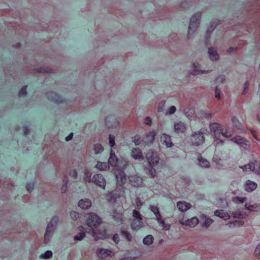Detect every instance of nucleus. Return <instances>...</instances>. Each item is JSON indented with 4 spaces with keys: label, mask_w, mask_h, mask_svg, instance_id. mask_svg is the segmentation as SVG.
I'll use <instances>...</instances> for the list:
<instances>
[{
    "label": "nucleus",
    "mask_w": 260,
    "mask_h": 260,
    "mask_svg": "<svg viewBox=\"0 0 260 260\" xmlns=\"http://www.w3.org/2000/svg\"><path fill=\"white\" fill-rule=\"evenodd\" d=\"M108 164L114 167H117L120 169L115 171L116 177L117 179V184L118 186H122L126 182V178L124 170L128 165L127 161L125 160L119 159L115 154V152L111 150L110 156L108 160Z\"/></svg>",
    "instance_id": "f257e3e1"
},
{
    "label": "nucleus",
    "mask_w": 260,
    "mask_h": 260,
    "mask_svg": "<svg viewBox=\"0 0 260 260\" xmlns=\"http://www.w3.org/2000/svg\"><path fill=\"white\" fill-rule=\"evenodd\" d=\"M86 224L89 228V231L88 233H91L94 237V239L97 240L98 239H104L108 238L109 235L107 233L106 229L103 228L101 230H95L94 229H96L101 223L102 220L99 217V216L93 213H90L87 215Z\"/></svg>",
    "instance_id": "f03ea898"
},
{
    "label": "nucleus",
    "mask_w": 260,
    "mask_h": 260,
    "mask_svg": "<svg viewBox=\"0 0 260 260\" xmlns=\"http://www.w3.org/2000/svg\"><path fill=\"white\" fill-rule=\"evenodd\" d=\"M211 132L213 134L215 138L216 144L220 143L223 144V141L219 139V138L222 135L224 137L230 138L234 134V128L228 127L224 131L221 128L220 124L218 123H212L210 125Z\"/></svg>",
    "instance_id": "7ed1b4c3"
},
{
    "label": "nucleus",
    "mask_w": 260,
    "mask_h": 260,
    "mask_svg": "<svg viewBox=\"0 0 260 260\" xmlns=\"http://www.w3.org/2000/svg\"><path fill=\"white\" fill-rule=\"evenodd\" d=\"M146 158L149 164L147 169L149 171V174L152 177H154L156 174V170L154 168L155 165H157L159 157L156 153L152 150H148L146 154Z\"/></svg>",
    "instance_id": "20e7f679"
},
{
    "label": "nucleus",
    "mask_w": 260,
    "mask_h": 260,
    "mask_svg": "<svg viewBox=\"0 0 260 260\" xmlns=\"http://www.w3.org/2000/svg\"><path fill=\"white\" fill-rule=\"evenodd\" d=\"M155 135V131H152L146 134L143 139L141 138L140 135L135 136L133 138V141L136 145H149L153 143Z\"/></svg>",
    "instance_id": "39448f33"
},
{
    "label": "nucleus",
    "mask_w": 260,
    "mask_h": 260,
    "mask_svg": "<svg viewBox=\"0 0 260 260\" xmlns=\"http://www.w3.org/2000/svg\"><path fill=\"white\" fill-rule=\"evenodd\" d=\"M125 199V190L123 188L115 189L106 196V199L113 204H116L117 201H123Z\"/></svg>",
    "instance_id": "423d86ee"
},
{
    "label": "nucleus",
    "mask_w": 260,
    "mask_h": 260,
    "mask_svg": "<svg viewBox=\"0 0 260 260\" xmlns=\"http://www.w3.org/2000/svg\"><path fill=\"white\" fill-rule=\"evenodd\" d=\"M85 176L84 180L85 182H90L91 180L96 185L105 188L106 186V181L103 176L100 174H95L91 178V174L87 170H85Z\"/></svg>",
    "instance_id": "0eeeda50"
},
{
    "label": "nucleus",
    "mask_w": 260,
    "mask_h": 260,
    "mask_svg": "<svg viewBox=\"0 0 260 260\" xmlns=\"http://www.w3.org/2000/svg\"><path fill=\"white\" fill-rule=\"evenodd\" d=\"M201 16V13H197L192 16L188 27V35L193 34L197 30L200 23Z\"/></svg>",
    "instance_id": "6e6552de"
},
{
    "label": "nucleus",
    "mask_w": 260,
    "mask_h": 260,
    "mask_svg": "<svg viewBox=\"0 0 260 260\" xmlns=\"http://www.w3.org/2000/svg\"><path fill=\"white\" fill-rule=\"evenodd\" d=\"M58 218L57 217H53L48 223L46 233L44 236L45 240L46 242L49 240L50 238L52 236L53 232L58 222Z\"/></svg>",
    "instance_id": "1a4fd4ad"
},
{
    "label": "nucleus",
    "mask_w": 260,
    "mask_h": 260,
    "mask_svg": "<svg viewBox=\"0 0 260 260\" xmlns=\"http://www.w3.org/2000/svg\"><path fill=\"white\" fill-rule=\"evenodd\" d=\"M150 209L151 211L155 215L157 220L164 230H168L170 228L169 224H166L165 221L162 219L161 214L159 211L158 208L157 206H150Z\"/></svg>",
    "instance_id": "9d476101"
},
{
    "label": "nucleus",
    "mask_w": 260,
    "mask_h": 260,
    "mask_svg": "<svg viewBox=\"0 0 260 260\" xmlns=\"http://www.w3.org/2000/svg\"><path fill=\"white\" fill-rule=\"evenodd\" d=\"M231 141L237 144L241 147L243 148L244 149L248 150L250 148V143L246 139L241 137L240 136H237L231 139Z\"/></svg>",
    "instance_id": "9b49d317"
},
{
    "label": "nucleus",
    "mask_w": 260,
    "mask_h": 260,
    "mask_svg": "<svg viewBox=\"0 0 260 260\" xmlns=\"http://www.w3.org/2000/svg\"><path fill=\"white\" fill-rule=\"evenodd\" d=\"M191 141L193 145L200 146L205 141V138L203 133L202 132L198 131L191 135Z\"/></svg>",
    "instance_id": "f8f14e48"
},
{
    "label": "nucleus",
    "mask_w": 260,
    "mask_h": 260,
    "mask_svg": "<svg viewBox=\"0 0 260 260\" xmlns=\"http://www.w3.org/2000/svg\"><path fill=\"white\" fill-rule=\"evenodd\" d=\"M243 171L246 173H248L251 172H254L256 174H260V166L258 167L254 162H250L248 165H245L243 168Z\"/></svg>",
    "instance_id": "ddd939ff"
},
{
    "label": "nucleus",
    "mask_w": 260,
    "mask_h": 260,
    "mask_svg": "<svg viewBox=\"0 0 260 260\" xmlns=\"http://www.w3.org/2000/svg\"><path fill=\"white\" fill-rule=\"evenodd\" d=\"M46 95L49 101L55 103H61L63 102V98L60 95L54 92H47Z\"/></svg>",
    "instance_id": "4468645a"
},
{
    "label": "nucleus",
    "mask_w": 260,
    "mask_h": 260,
    "mask_svg": "<svg viewBox=\"0 0 260 260\" xmlns=\"http://www.w3.org/2000/svg\"><path fill=\"white\" fill-rule=\"evenodd\" d=\"M179 222L182 225L194 227L199 223V219L197 217H193L191 219L185 220L183 217L182 218H179Z\"/></svg>",
    "instance_id": "2eb2a0df"
},
{
    "label": "nucleus",
    "mask_w": 260,
    "mask_h": 260,
    "mask_svg": "<svg viewBox=\"0 0 260 260\" xmlns=\"http://www.w3.org/2000/svg\"><path fill=\"white\" fill-rule=\"evenodd\" d=\"M129 180L131 185L135 187L139 186L143 183L142 178L137 175L130 176Z\"/></svg>",
    "instance_id": "dca6fc26"
},
{
    "label": "nucleus",
    "mask_w": 260,
    "mask_h": 260,
    "mask_svg": "<svg viewBox=\"0 0 260 260\" xmlns=\"http://www.w3.org/2000/svg\"><path fill=\"white\" fill-rule=\"evenodd\" d=\"M96 253L100 258L103 259L106 258L109 255L112 256L114 255L112 251L104 248L98 249Z\"/></svg>",
    "instance_id": "f3484780"
},
{
    "label": "nucleus",
    "mask_w": 260,
    "mask_h": 260,
    "mask_svg": "<svg viewBox=\"0 0 260 260\" xmlns=\"http://www.w3.org/2000/svg\"><path fill=\"white\" fill-rule=\"evenodd\" d=\"M160 141L161 143L165 145L167 147H171L173 145L170 136L165 133L161 135Z\"/></svg>",
    "instance_id": "a211bd4d"
},
{
    "label": "nucleus",
    "mask_w": 260,
    "mask_h": 260,
    "mask_svg": "<svg viewBox=\"0 0 260 260\" xmlns=\"http://www.w3.org/2000/svg\"><path fill=\"white\" fill-rule=\"evenodd\" d=\"M244 186L246 191L251 192L256 189L257 184L253 181L248 180L244 184Z\"/></svg>",
    "instance_id": "6ab92c4d"
},
{
    "label": "nucleus",
    "mask_w": 260,
    "mask_h": 260,
    "mask_svg": "<svg viewBox=\"0 0 260 260\" xmlns=\"http://www.w3.org/2000/svg\"><path fill=\"white\" fill-rule=\"evenodd\" d=\"M91 206V201L87 199L80 200L78 202V206L83 209H87Z\"/></svg>",
    "instance_id": "aec40b11"
},
{
    "label": "nucleus",
    "mask_w": 260,
    "mask_h": 260,
    "mask_svg": "<svg viewBox=\"0 0 260 260\" xmlns=\"http://www.w3.org/2000/svg\"><path fill=\"white\" fill-rule=\"evenodd\" d=\"M177 207L181 212L186 211L191 207L190 203L183 201H179L177 204Z\"/></svg>",
    "instance_id": "412c9836"
},
{
    "label": "nucleus",
    "mask_w": 260,
    "mask_h": 260,
    "mask_svg": "<svg viewBox=\"0 0 260 260\" xmlns=\"http://www.w3.org/2000/svg\"><path fill=\"white\" fill-rule=\"evenodd\" d=\"M132 156L135 159L141 160L143 159V155L141 150L138 148H133L132 150Z\"/></svg>",
    "instance_id": "4be33fe9"
},
{
    "label": "nucleus",
    "mask_w": 260,
    "mask_h": 260,
    "mask_svg": "<svg viewBox=\"0 0 260 260\" xmlns=\"http://www.w3.org/2000/svg\"><path fill=\"white\" fill-rule=\"evenodd\" d=\"M215 216H218L224 220H227L230 218V215L225 212L223 210H217L214 212Z\"/></svg>",
    "instance_id": "5701e85b"
},
{
    "label": "nucleus",
    "mask_w": 260,
    "mask_h": 260,
    "mask_svg": "<svg viewBox=\"0 0 260 260\" xmlns=\"http://www.w3.org/2000/svg\"><path fill=\"white\" fill-rule=\"evenodd\" d=\"M142 220L134 219L132 221L131 226L133 230L138 231L142 226Z\"/></svg>",
    "instance_id": "b1692460"
},
{
    "label": "nucleus",
    "mask_w": 260,
    "mask_h": 260,
    "mask_svg": "<svg viewBox=\"0 0 260 260\" xmlns=\"http://www.w3.org/2000/svg\"><path fill=\"white\" fill-rule=\"evenodd\" d=\"M175 132L177 133H183L186 130V126L184 123L180 122L174 124Z\"/></svg>",
    "instance_id": "393cba45"
},
{
    "label": "nucleus",
    "mask_w": 260,
    "mask_h": 260,
    "mask_svg": "<svg viewBox=\"0 0 260 260\" xmlns=\"http://www.w3.org/2000/svg\"><path fill=\"white\" fill-rule=\"evenodd\" d=\"M208 53L209 54L210 59L212 60H216L218 59V54L215 48L209 47L208 48Z\"/></svg>",
    "instance_id": "a878e982"
},
{
    "label": "nucleus",
    "mask_w": 260,
    "mask_h": 260,
    "mask_svg": "<svg viewBox=\"0 0 260 260\" xmlns=\"http://www.w3.org/2000/svg\"><path fill=\"white\" fill-rule=\"evenodd\" d=\"M78 229L79 231L81 232L79 234H77L74 237V240L80 241L85 236V233L83 231L85 230V228L83 226H79L78 228Z\"/></svg>",
    "instance_id": "bb28decb"
},
{
    "label": "nucleus",
    "mask_w": 260,
    "mask_h": 260,
    "mask_svg": "<svg viewBox=\"0 0 260 260\" xmlns=\"http://www.w3.org/2000/svg\"><path fill=\"white\" fill-rule=\"evenodd\" d=\"M199 66V64L198 63H193L192 64V66L194 68V69L191 72V75H198L205 73L206 72L205 71H203V70H200L199 69H198Z\"/></svg>",
    "instance_id": "cd10ccee"
},
{
    "label": "nucleus",
    "mask_w": 260,
    "mask_h": 260,
    "mask_svg": "<svg viewBox=\"0 0 260 260\" xmlns=\"http://www.w3.org/2000/svg\"><path fill=\"white\" fill-rule=\"evenodd\" d=\"M198 160L201 167H209L210 166V162L207 160L204 159L201 154H199Z\"/></svg>",
    "instance_id": "c85d7f7f"
},
{
    "label": "nucleus",
    "mask_w": 260,
    "mask_h": 260,
    "mask_svg": "<svg viewBox=\"0 0 260 260\" xmlns=\"http://www.w3.org/2000/svg\"><path fill=\"white\" fill-rule=\"evenodd\" d=\"M112 216L117 222H121L123 220V216L121 213L113 211L112 213Z\"/></svg>",
    "instance_id": "c756f323"
},
{
    "label": "nucleus",
    "mask_w": 260,
    "mask_h": 260,
    "mask_svg": "<svg viewBox=\"0 0 260 260\" xmlns=\"http://www.w3.org/2000/svg\"><path fill=\"white\" fill-rule=\"evenodd\" d=\"M108 165L109 164L106 162H102L100 161H98L95 167L100 170H105L108 168Z\"/></svg>",
    "instance_id": "7c9ffc66"
},
{
    "label": "nucleus",
    "mask_w": 260,
    "mask_h": 260,
    "mask_svg": "<svg viewBox=\"0 0 260 260\" xmlns=\"http://www.w3.org/2000/svg\"><path fill=\"white\" fill-rule=\"evenodd\" d=\"M153 237L151 235H148L144 238L143 242L144 244L149 245L153 243Z\"/></svg>",
    "instance_id": "2f4dec72"
},
{
    "label": "nucleus",
    "mask_w": 260,
    "mask_h": 260,
    "mask_svg": "<svg viewBox=\"0 0 260 260\" xmlns=\"http://www.w3.org/2000/svg\"><path fill=\"white\" fill-rule=\"evenodd\" d=\"M121 235L126 239L128 241H131L132 238V237L131 234L127 232L126 230L121 229Z\"/></svg>",
    "instance_id": "473e14b6"
},
{
    "label": "nucleus",
    "mask_w": 260,
    "mask_h": 260,
    "mask_svg": "<svg viewBox=\"0 0 260 260\" xmlns=\"http://www.w3.org/2000/svg\"><path fill=\"white\" fill-rule=\"evenodd\" d=\"M93 149L95 154H99L104 150V147L100 144H95Z\"/></svg>",
    "instance_id": "72a5a7b5"
},
{
    "label": "nucleus",
    "mask_w": 260,
    "mask_h": 260,
    "mask_svg": "<svg viewBox=\"0 0 260 260\" xmlns=\"http://www.w3.org/2000/svg\"><path fill=\"white\" fill-rule=\"evenodd\" d=\"M229 226L232 228L236 226H241L244 224V222L242 220H235L233 222H229Z\"/></svg>",
    "instance_id": "f704fd0d"
},
{
    "label": "nucleus",
    "mask_w": 260,
    "mask_h": 260,
    "mask_svg": "<svg viewBox=\"0 0 260 260\" xmlns=\"http://www.w3.org/2000/svg\"><path fill=\"white\" fill-rule=\"evenodd\" d=\"M27 88V85H24V86H23L22 87V88L20 90V91L19 92V93H18L19 96L22 97V96H24L26 95V94H27V92H26Z\"/></svg>",
    "instance_id": "c9c22d12"
},
{
    "label": "nucleus",
    "mask_w": 260,
    "mask_h": 260,
    "mask_svg": "<svg viewBox=\"0 0 260 260\" xmlns=\"http://www.w3.org/2000/svg\"><path fill=\"white\" fill-rule=\"evenodd\" d=\"M246 200V198L245 197L241 198L239 197H235L233 198V202L238 203H244Z\"/></svg>",
    "instance_id": "e433bc0d"
},
{
    "label": "nucleus",
    "mask_w": 260,
    "mask_h": 260,
    "mask_svg": "<svg viewBox=\"0 0 260 260\" xmlns=\"http://www.w3.org/2000/svg\"><path fill=\"white\" fill-rule=\"evenodd\" d=\"M232 121L233 123V124L235 127L238 128V129L240 128L241 126V123L239 121V120L236 117H234L232 119Z\"/></svg>",
    "instance_id": "4c0bfd02"
},
{
    "label": "nucleus",
    "mask_w": 260,
    "mask_h": 260,
    "mask_svg": "<svg viewBox=\"0 0 260 260\" xmlns=\"http://www.w3.org/2000/svg\"><path fill=\"white\" fill-rule=\"evenodd\" d=\"M133 214L135 219L142 220L141 214L137 210H134L133 212Z\"/></svg>",
    "instance_id": "58836bf2"
},
{
    "label": "nucleus",
    "mask_w": 260,
    "mask_h": 260,
    "mask_svg": "<svg viewBox=\"0 0 260 260\" xmlns=\"http://www.w3.org/2000/svg\"><path fill=\"white\" fill-rule=\"evenodd\" d=\"M109 141L110 147L111 148H112L115 144V136L113 135L110 134L109 135Z\"/></svg>",
    "instance_id": "ea45409f"
},
{
    "label": "nucleus",
    "mask_w": 260,
    "mask_h": 260,
    "mask_svg": "<svg viewBox=\"0 0 260 260\" xmlns=\"http://www.w3.org/2000/svg\"><path fill=\"white\" fill-rule=\"evenodd\" d=\"M80 214H79L78 212L76 211H73L71 212L70 213V216L71 218L74 220H75L78 218H80Z\"/></svg>",
    "instance_id": "a19ab883"
},
{
    "label": "nucleus",
    "mask_w": 260,
    "mask_h": 260,
    "mask_svg": "<svg viewBox=\"0 0 260 260\" xmlns=\"http://www.w3.org/2000/svg\"><path fill=\"white\" fill-rule=\"evenodd\" d=\"M52 255V252L50 250L46 251L44 254H41V257L43 258H49Z\"/></svg>",
    "instance_id": "79ce46f5"
},
{
    "label": "nucleus",
    "mask_w": 260,
    "mask_h": 260,
    "mask_svg": "<svg viewBox=\"0 0 260 260\" xmlns=\"http://www.w3.org/2000/svg\"><path fill=\"white\" fill-rule=\"evenodd\" d=\"M111 120H112V121L114 120V117L111 115L105 117V121L106 124L108 127H110L109 122Z\"/></svg>",
    "instance_id": "37998d69"
},
{
    "label": "nucleus",
    "mask_w": 260,
    "mask_h": 260,
    "mask_svg": "<svg viewBox=\"0 0 260 260\" xmlns=\"http://www.w3.org/2000/svg\"><path fill=\"white\" fill-rule=\"evenodd\" d=\"M232 214H233V216L235 218H243V215L241 211L236 212L235 213H232Z\"/></svg>",
    "instance_id": "c03bdc74"
},
{
    "label": "nucleus",
    "mask_w": 260,
    "mask_h": 260,
    "mask_svg": "<svg viewBox=\"0 0 260 260\" xmlns=\"http://www.w3.org/2000/svg\"><path fill=\"white\" fill-rule=\"evenodd\" d=\"M245 207L250 211H255V208L253 205H251L249 203H245Z\"/></svg>",
    "instance_id": "a18cd8bd"
},
{
    "label": "nucleus",
    "mask_w": 260,
    "mask_h": 260,
    "mask_svg": "<svg viewBox=\"0 0 260 260\" xmlns=\"http://www.w3.org/2000/svg\"><path fill=\"white\" fill-rule=\"evenodd\" d=\"M213 220L210 218H207L204 223V226L208 228L213 222Z\"/></svg>",
    "instance_id": "49530a36"
},
{
    "label": "nucleus",
    "mask_w": 260,
    "mask_h": 260,
    "mask_svg": "<svg viewBox=\"0 0 260 260\" xmlns=\"http://www.w3.org/2000/svg\"><path fill=\"white\" fill-rule=\"evenodd\" d=\"M254 253L256 256L260 259V244L256 246Z\"/></svg>",
    "instance_id": "de8ad7c7"
},
{
    "label": "nucleus",
    "mask_w": 260,
    "mask_h": 260,
    "mask_svg": "<svg viewBox=\"0 0 260 260\" xmlns=\"http://www.w3.org/2000/svg\"><path fill=\"white\" fill-rule=\"evenodd\" d=\"M34 187V183H29V184H27L26 186V188L29 192H31L33 190Z\"/></svg>",
    "instance_id": "09e8293b"
},
{
    "label": "nucleus",
    "mask_w": 260,
    "mask_h": 260,
    "mask_svg": "<svg viewBox=\"0 0 260 260\" xmlns=\"http://www.w3.org/2000/svg\"><path fill=\"white\" fill-rule=\"evenodd\" d=\"M69 175L72 177L74 178H76L77 177V171L76 170L74 169L73 170H71L70 171Z\"/></svg>",
    "instance_id": "8fccbe9b"
},
{
    "label": "nucleus",
    "mask_w": 260,
    "mask_h": 260,
    "mask_svg": "<svg viewBox=\"0 0 260 260\" xmlns=\"http://www.w3.org/2000/svg\"><path fill=\"white\" fill-rule=\"evenodd\" d=\"M225 76L221 75L219 77H218L216 79V82L223 83L225 81Z\"/></svg>",
    "instance_id": "3c124183"
},
{
    "label": "nucleus",
    "mask_w": 260,
    "mask_h": 260,
    "mask_svg": "<svg viewBox=\"0 0 260 260\" xmlns=\"http://www.w3.org/2000/svg\"><path fill=\"white\" fill-rule=\"evenodd\" d=\"M113 240L115 242V243L116 244L119 243V242L120 241V238L117 234L114 235V236L113 237Z\"/></svg>",
    "instance_id": "603ef678"
},
{
    "label": "nucleus",
    "mask_w": 260,
    "mask_h": 260,
    "mask_svg": "<svg viewBox=\"0 0 260 260\" xmlns=\"http://www.w3.org/2000/svg\"><path fill=\"white\" fill-rule=\"evenodd\" d=\"M176 111V107L174 106H171L169 109L168 112H167V114H173Z\"/></svg>",
    "instance_id": "864d4df0"
},
{
    "label": "nucleus",
    "mask_w": 260,
    "mask_h": 260,
    "mask_svg": "<svg viewBox=\"0 0 260 260\" xmlns=\"http://www.w3.org/2000/svg\"><path fill=\"white\" fill-rule=\"evenodd\" d=\"M145 124L151 125L152 124V121L151 118L149 117H146L145 119Z\"/></svg>",
    "instance_id": "5fc2aeb1"
},
{
    "label": "nucleus",
    "mask_w": 260,
    "mask_h": 260,
    "mask_svg": "<svg viewBox=\"0 0 260 260\" xmlns=\"http://www.w3.org/2000/svg\"><path fill=\"white\" fill-rule=\"evenodd\" d=\"M215 97L218 99H220V92L217 87L215 88Z\"/></svg>",
    "instance_id": "6e6d98bb"
},
{
    "label": "nucleus",
    "mask_w": 260,
    "mask_h": 260,
    "mask_svg": "<svg viewBox=\"0 0 260 260\" xmlns=\"http://www.w3.org/2000/svg\"><path fill=\"white\" fill-rule=\"evenodd\" d=\"M37 72L39 73H46L47 71L44 68H39L36 69Z\"/></svg>",
    "instance_id": "4d7b16f0"
},
{
    "label": "nucleus",
    "mask_w": 260,
    "mask_h": 260,
    "mask_svg": "<svg viewBox=\"0 0 260 260\" xmlns=\"http://www.w3.org/2000/svg\"><path fill=\"white\" fill-rule=\"evenodd\" d=\"M73 133H71L68 136H67L66 137V140L67 141H70L73 138Z\"/></svg>",
    "instance_id": "13d9d810"
},
{
    "label": "nucleus",
    "mask_w": 260,
    "mask_h": 260,
    "mask_svg": "<svg viewBox=\"0 0 260 260\" xmlns=\"http://www.w3.org/2000/svg\"><path fill=\"white\" fill-rule=\"evenodd\" d=\"M68 184V180L67 176H66V178L63 180V184H62V186H64V187L67 188Z\"/></svg>",
    "instance_id": "bf43d9fd"
},
{
    "label": "nucleus",
    "mask_w": 260,
    "mask_h": 260,
    "mask_svg": "<svg viewBox=\"0 0 260 260\" xmlns=\"http://www.w3.org/2000/svg\"><path fill=\"white\" fill-rule=\"evenodd\" d=\"M251 134L252 135V136L253 137V138L257 141H259V139L257 138V137L256 136L255 133V132L253 130H251Z\"/></svg>",
    "instance_id": "052dcab7"
},
{
    "label": "nucleus",
    "mask_w": 260,
    "mask_h": 260,
    "mask_svg": "<svg viewBox=\"0 0 260 260\" xmlns=\"http://www.w3.org/2000/svg\"><path fill=\"white\" fill-rule=\"evenodd\" d=\"M137 202V207L138 209H140L142 206V203L140 201L139 198H137L136 199Z\"/></svg>",
    "instance_id": "680f3d73"
},
{
    "label": "nucleus",
    "mask_w": 260,
    "mask_h": 260,
    "mask_svg": "<svg viewBox=\"0 0 260 260\" xmlns=\"http://www.w3.org/2000/svg\"><path fill=\"white\" fill-rule=\"evenodd\" d=\"M23 132H24V134L25 135H26L27 134H28V132H29V129L28 128V127L27 126H24L23 127Z\"/></svg>",
    "instance_id": "e2e57ef3"
},
{
    "label": "nucleus",
    "mask_w": 260,
    "mask_h": 260,
    "mask_svg": "<svg viewBox=\"0 0 260 260\" xmlns=\"http://www.w3.org/2000/svg\"><path fill=\"white\" fill-rule=\"evenodd\" d=\"M218 20H216V21H214L213 22H212L211 24V28L212 29V27L213 26H215L216 25H217L218 24Z\"/></svg>",
    "instance_id": "0e129e2a"
},
{
    "label": "nucleus",
    "mask_w": 260,
    "mask_h": 260,
    "mask_svg": "<svg viewBox=\"0 0 260 260\" xmlns=\"http://www.w3.org/2000/svg\"><path fill=\"white\" fill-rule=\"evenodd\" d=\"M119 260H133V258L131 256H125L123 257L122 259Z\"/></svg>",
    "instance_id": "69168bd1"
},
{
    "label": "nucleus",
    "mask_w": 260,
    "mask_h": 260,
    "mask_svg": "<svg viewBox=\"0 0 260 260\" xmlns=\"http://www.w3.org/2000/svg\"><path fill=\"white\" fill-rule=\"evenodd\" d=\"M245 87L244 89L243 90V92H242V94H245L246 92V90H247V89L248 88L247 82L245 83Z\"/></svg>",
    "instance_id": "338daca9"
},
{
    "label": "nucleus",
    "mask_w": 260,
    "mask_h": 260,
    "mask_svg": "<svg viewBox=\"0 0 260 260\" xmlns=\"http://www.w3.org/2000/svg\"><path fill=\"white\" fill-rule=\"evenodd\" d=\"M236 49H237V48H236V47H231L228 49V52H232Z\"/></svg>",
    "instance_id": "774afa93"
}]
</instances>
